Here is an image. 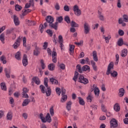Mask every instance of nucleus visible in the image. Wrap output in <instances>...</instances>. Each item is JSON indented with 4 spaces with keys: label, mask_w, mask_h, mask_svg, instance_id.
Returning a JSON list of instances; mask_svg holds the SVG:
<instances>
[{
    "label": "nucleus",
    "mask_w": 128,
    "mask_h": 128,
    "mask_svg": "<svg viewBox=\"0 0 128 128\" xmlns=\"http://www.w3.org/2000/svg\"><path fill=\"white\" fill-rule=\"evenodd\" d=\"M84 28L85 34H90V24H88L87 22H85L84 24Z\"/></svg>",
    "instance_id": "6e6552de"
},
{
    "label": "nucleus",
    "mask_w": 128,
    "mask_h": 128,
    "mask_svg": "<svg viewBox=\"0 0 128 128\" xmlns=\"http://www.w3.org/2000/svg\"><path fill=\"white\" fill-rule=\"evenodd\" d=\"M58 42H64V39H62V35L58 36Z\"/></svg>",
    "instance_id": "864d4df0"
},
{
    "label": "nucleus",
    "mask_w": 128,
    "mask_h": 128,
    "mask_svg": "<svg viewBox=\"0 0 128 128\" xmlns=\"http://www.w3.org/2000/svg\"><path fill=\"white\" fill-rule=\"evenodd\" d=\"M32 80L35 82V84H36L38 85L40 84V78L38 77H34L32 78Z\"/></svg>",
    "instance_id": "393cba45"
},
{
    "label": "nucleus",
    "mask_w": 128,
    "mask_h": 128,
    "mask_svg": "<svg viewBox=\"0 0 128 128\" xmlns=\"http://www.w3.org/2000/svg\"><path fill=\"white\" fill-rule=\"evenodd\" d=\"M66 100H68V96L62 95L60 102H66Z\"/></svg>",
    "instance_id": "e433bc0d"
},
{
    "label": "nucleus",
    "mask_w": 128,
    "mask_h": 128,
    "mask_svg": "<svg viewBox=\"0 0 128 128\" xmlns=\"http://www.w3.org/2000/svg\"><path fill=\"white\" fill-rule=\"evenodd\" d=\"M72 102L71 101H69L66 103V108L68 111L72 110Z\"/></svg>",
    "instance_id": "6ab92c4d"
},
{
    "label": "nucleus",
    "mask_w": 128,
    "mask_h": 128,
    "mask_svg": "<svg viewBox=\"0 0 128 128\" xmlns=\"http://www.w3.org/2000/svg\"><path fill=\"white\" fill-rule=\"evenodd\" d=\"M62 96H66V89L62 88L61 89Z\"/></svg>",
    "instance_id": "e2e57ef3"
},
{
    "label": "nucleus",
    "mask_w": 128,
    "mask_h": 128,
    "mask_svg": "<svg viewBox=\"0 0 128 128\" xmlns=\"http://www.w3.org/2000/svg\"><path fill=\"white\" fill-rule=\"evenodd\" d=\"M98 18L100 20H104V15H102V12L98 11Z\"/></svg>",
    "instance_id": "473e14b6"
},
{
    "label": "nucleus",
    "mask_w": 128,
    "mask_h": 128,
    "mask_svg": "<svg viewBox=\"0 0 128 128\" xmlns=\"http://www.w3.org/2000/svg\"><path fill=\"white\" fill-rule=\"evenodd\" d=\"M46 32L47 34H48L50 36H52V31L51 30H46Z\"/></svg>",
    "instance_id": "3c124183"
},
{
    "label": "nucleus",
    "mask_w": 128,
    "mask_h": 128,
    "mask_svg": "<svg viewBox=\"0 0 128 128\" xmlns=\"http://www.w3.org/2000/svg\"><path fill=\"white\" fill-rule=\"evenodd\" d=\"M22 6H20L18 4H16L15 6V10L17 12H20V11L22 10Z\"/></svg>",
    "instance_id": "79ce46f5"
},
{
    "label": "nucleus",
    "mask_w": 128,
    "mask_h": 128,
    "mask_svg": "<svg viewBox=\"0 0 128 128\" xmlns=\"http://www.w3.org/2000/svg\"><path fill=\"white\" fill-rule=\"evenodd\" d=\"M94 92L95 94V96H100V89H98L97 87L95 86L94 89Z\"/></svg>",
    "instance_id": "ea45409f"
},
{
    "label": "nucleus",
    "mask_w": 128,
    "mask_h": 128,
    "mask_svg": "<svg viewBox=\"0 0 128 128\" xmlns=\"http://www.w3.org/2000/svg\"><path fill=\"white\" fill-rule=\"evenodd\" d=\"M86 99L90 102H92V96L91 94L88 95V96L86 98Z\"/></svg>",
    "instance_id": "5fc2aeb1"
},
{
    "label": "nucleus",
    "mask_w": 128,
    "mask_h": 128,
    "mask_svg": "<svg viewBox=\"0 0 128 128\" xmlns=\"http://www.w3.org/2000/svg\"><path fill=\"white\" fill-rule=\"evenodd\" d=\"M124 122L125 124H128V118H125L124 120Z\"/></svg>",
    "instance_id": "774afa93"
},
{
    "label": "nucleus",
    "mask_w": 128,
    "mask_h": 128,
    "mask_svg": "<svg viewBox=\"0 0 128 128\" xmlns=\"http://www.w3.org/2000/svg\"><path fill=\"white\" fill-rule=\"evenodd\" d=\"M78 82L81 84H88V80L86 78H84V76L82 75L80 76Z\"/></svg>",
    "instance_id": "39448f33"
},
{
    "label": "nucleus",
    "mask_w": 128,
    "mask_h": 128,
    "mask_svg": "<svg viewBox=\"0 0 128 128\" xmlns=\"http://www.w3.org/2000/svg\"><path fill=\"white\" fill-rule=\"evenodd\" d=\"M0 86H1V90H4L5 92H6V83L5 82H2L0 84Z\"/></svg>",
    "instance_id": "c756f323"
},
{
    "label": "nucleus",
    "mask_w": 128,
    "mask_h": 128,
    "mask_svg": "<svg viewBox=\"0 0 128 128\" xmlns=\"http://www.w3.org/2000/svg\"><path fill=\"white\" fill-rule=\"evenodd\" d=\"M50 114L52 116H54V108H50Z\"/></svg>",
    "instance_id": "052dcab7"
},
{
    "label": "nucleus",
    "mask_w": 128,
    "mask_h": 128,
    "mask_svg": "<svg viewBox=\"0 0 128 128\" xmlns=\"http://www.w3.org/2000/svg\"><path fill=\"white\" fill-rule=\"evenodd\" d=\"M124 88H120L119 90V93L118 96H120V98H122V96H124Z\"/></svg>",
    "instance_id": "5701e85b"
},
{
    "label": "nucleus",
    "mask_w": 128,
    "mask_h": 128,
    "mask_svg": "<svg viewBox=\"0 0 128 128\" xmlns=\"http://www.w3.org/2000/svg\"><path fill=\"white\" fill-rule=\"evenodd\" d=\"M56 92L57 94H58V96H60V88H56Z\"/></svg>",
    "instance_id": "0e129e2a"
},
{
    "label": "nucleus",
    "mask_w": 128,
    "mask_h": 128,
    "mask_svg": "<svg viewBox=\"0 0 128 128\" xmlns=\"http://www.w3.org/2000/svg\"><path fill=\"white\" fill-rule=\"evenodd\" d=\"M114 109L115 112H120V104H118V103H116L114 106Z\"/></svg>",
    "instance_id": "f3484780"
},
{
    "label": "nucleus",
    "mask_w": 128,
    "mask_h": 128,
    "mask_svg": "<svg viewBox=\"0 0 128 128\" xmlns=\"http://www.w3.org/2000/svg\"><path fill=\"white\" fill-rule=\"evenodd\" d=\"M48 42H44L43 47L44 48V50H46V48H48Z\"/></svg>",
    "instance_id": "338daca9"
},
{
    "label": "nucleus",
    "mask_w": 128,
    "mask_h": 128,
    "mask_svg": "<svg viewBox=\"0 0 128 128\" xmlns=\"http://www.w3.org/2000/svg\"><path fill=\"white\" fill-rule=\"evenodd\" d=\"M46 22L44 23V28H47L48 24H52V22H54V18L50 16H46Z\"/></svg>",
    "instance_id": "20e7f679"
},
{
    "label": "nucleus",
    "mask_w": 128,
    "mask_h": 128,
    "mask_svg": "<svg viewBox=\"0 0 128 128\" xmlns=\"http://www.w3.org/2000/svg\"><path fill=\"white\" fill-rule=\"evenodd\" d=\"M0 40L2 44H4V33L0 35Z\"/></svg>",
    "instance_id": "a19ab883"
},
{
    "label": "nucleus",
    "mask_w": 128,
    "mask_h": 128,
    "mask_svg": "<svg viewBox=\"0 0 128 128\" xmlns=\"http://www.w3.org/2000/svg\"><path fill=\"white\" fill-rule=\"evenodd\" d=\"M64 10L65 12H70V7L68 5H66L64 7Z\"/></svg>",
    "instance_id": "13d9d810"
},
{
    "label": "nucleus",
    "mask_w": 128,
    "mask_h": 128,
    "mask_svg": "<svg viewBox=\"0 0 128 128\" xmlns=\"http://www.w3.org/2000/svg\"><path fill=\"white\" fill-rule=\"evenodd\" d=\"M49 26H50L51 28H54L56 30H58V26L55 25L53 23L48 24Z\"/></svg>",
    "instance_id": "58836bf2"
},
{
    "label": "nucleus",
    "mask_w": 128,
    "mask_h": 128,
    "mask_svg": "<svg viewBox=\"0 0 128 128\" xmlns=\"http://www.w3.org/2000/svg\"><path fill=\"white\" fill-rule=\"evenodd\" d=\"M26 24H28L29 26H36V22L34 21L26 20Z\"/></svg>",
    "instance_id": "2eb2a0df"
},
{
    "label": "nucleus",
    "mask_w": 128,
    "mask_h": 128,
    "mask_svg": "<svg viewBox=\"0 0 128 128\" xmlns=\"http://www.w3.org/2000/svg\"><path fill=\"white\" fill-rule=\"evenodd\" d=\"M40 64L42 70H44V68H46V64H44V62L43 60H40Z\"/></svg>",
    "instance_id": "09e8293b"
},
{
    "label": "nucleus",
    "mask_w": 128,
    "mask_h": 128,
    "mask_svg": "<svg viewBox=\"0 0 128 128\" xmlns=\"http://www.w3.org/2000/svg\"><path fill=\"white\" fill-rule=\"evenodd\" d=\"M118 120H116V118H112L110 122V128H118Z\"/></svg>",
    "instance_id": "0eeeda50"
},
{
    "label": "nucleus",
    "mask_w": 128,
    "mask_h": 128,
    "mask_svg": "<svg viewBox=\"0 0 128 128\" xmlns=\"http://www.w3.org/2000/svg\"><path fill=\"white\" fill-rule=\"evenodd\" d=\"M118 44L119 46H122L124 44V40L122 38H119L118 41Z\"/></svg>",
    "instance_id": "4c0bfd02"
},
{
    "label": "nucleus",
    "mask_w": 128,
    "mask_h": 128,
    "mask_svg": "<svg viewBox=\"0 0 128 128\" xmlns=\"http://www.w3.org/2000/svg\"><path fill=\"white\" fill-rule=\"evenodd\" d=\"M78 72L76 71L74 73V76L72 78L74 82H76L78 80Z\"/></svg>",
    "instance_id": "c9c22d12"
},
{
    "label": "nucleus",
    "mask_w": 128,
    "mask_h": 128,
    "mask_svg": "<svg viewBox=\"0 0 128 128\" xmlns=\"http://www.w3.org/2000/svg\"><path fill=\"white\" fill-rule=\"evenodd\" d=\"M123 22H128V16L126 14L123 15Z\"/></svg>",
    "instance_id": "49530a36"
},
{
    "label": "nucleus",
    "mask_w": 128,
    "mask_h": 128,
    "mask_svg": "<svg viewBox=\"0 0 128 128\" xmlns=\"http://www.w3.org/2000/svg\"><path fill=\"white\" fill-rule=\"evenodd\" d=\"M12 32H14V28H11L8 30L6 32L7 34H12Z\"/></svg>",
    "instance_id": "6e6d98bb"
},
{
    "label": "nucleus",
    "mask_w": 128,
    "mask_h": 128,
    "mask_svg": "<svg viewBox=\"0 0 128 128\" xmlns=\"http://www.w3.org/2000/svg\"><path fill=\"white\" fill-rule=\"evenodd\" d=\"M30 102V100L29 99H26L24 100L22 104V106H26Z\"/></svg>",
    "instance_id": "4be33fe9"
},
{
    "label": "nucleus",
    "mask_w": 128,
    "mask_h": 128,
    "mask_svg": "<svg viewBox=\"0 0 128 128\" xmlns=\"http://www.w3.org/2000/svg\"><path fill=\"white\" fill-rule=\"evenodd\" d=\"M22 94L23 98H28V89L26 88H24L22 89Z\"/></svg>",
    "instance_id": "9d476101"
},
{
    "label": "nucleus",
    "mask_w": 128,
    "mask_h": 128,
    "mask_svg": "<svg viewBox=\"0 0 128 128\" xmlns=\"http://www.w3.org/2000/svg\"><path fill=\"white\" fill-rule=\"evenodd\" d=\"M78 100H79V104L80 106H84L86 104V102L82 98L78 97Z\"/></svg>",
    "instance_id": "7c9ffc66"
},
{
    "label": "nucleus",
    "mask_w": 128,
    "mask_h": 128,
    "mask_svg": "<svg viewBox=\"0 0 128 128\" xmlns=\"http://www.w3.org/2000/svg\"><path fill=\"white\" fill-rule=\"evenodd\" d=\"M71 26H72V28H78L79 25L76 22L72 20L71 22Z\"/></svg>",
    "instance_id": "72a5a7b5"
},
{
    "label": "nucleus",
    "mask_w": 128,
    "mask_h": 128,
    "mask_svg": "<svg viewBox=\"0 0 128 128\" xmlns=\"http://www.w3.org/2000/svg\"><path fill=\"white\" fill-rule=\"evenodd\" d=\"M21 54L20 52H18L16 53L15 58H16L18 60H20L22 59V58L20 57Z\"/></svg>",
    "instance_id": "f704fd0d"
},
{
    "label": "nucleus",
    "mask_w": 128,
    "mask_h": 128,
    "mask_svg": "<svg viewBox=\"0 0 128 128\" xmlns=\"http://www.w3.org/2000/svg\"><path fill=\"white\" fill-rule=\"evenodd\" d=\"M64 20L67 24H70V17L68 16H66L64 17Z\"/></svg>",
    "instance_id": "a18cd8bd"
},
{
    "label": "nucleus",
    "mask_w": 128,
    "mask_h": 128,
    "mask_svg": "<svg viewBox=\"0 0 128 128\" xmlns=\"http://www.w3.org/2000/svg\"><path fill=\"white\" fill-rule=\"evenodd\" d=\"M120 56L122 58H126L128 56V49H123L120 53Z\"/></svg>",
    "instance_id": "4468645a"
},
{
    "label": "nucleus",
    "mask_w": 128,
    "mask_h": 128,
    "mask_svg": "<svg viewBox=\"0 0 128 128\" xmlns=\"http://www.w3.org/2000/svg\"><path fill=\"white\" fill-rule=\"evenodd\" d=\"M118 34L120 36H122L124 34V32L122 30H118Z\"/></svg>",
    "instance_id": "bf43d9fd"
},
{
    "label": "nucleus",
    "mask_w": 128,
    "mask_h": 128,
    "mask_svg": "<svg viewBox=\"0 0 128 128\" xmlns=\"http://www.w3.org/2000/svg\"><path fill=\"white\" fill-rule=\"evenodd\" d=\"M22 64L24 66H26L28 64V56L24 54L22 57Z\"/></svg>",
    "instance_id": "1a4fd4ad"
},
{
    "label": "nucleus",
    "mask_w": 128,
    "mask_h": 128,
    "mask_svg": "<svg viewBox=\"0 0 128 128\" xmlns=\"http://www.w3.org/2000/svg\"><path fill=\"white\" fill-rule=\"evenodd\" d=\"M28 10H30V9L28 10H22V14L20 16V18H24V17L25 16H26V14H28L27 12Z\"/></svg>",
    "instance_id": "a878e982"
},
{
    "label": "nucleus",
    "mask_w": 128,
    "mask_h": 128,
    "mask_svg": "<svg viewBox=\"0 0 128 128\" xmlns=\"http://www.w3.org/2000/svg\"><path fill=\"white\" fill-rule=\"evenodd\" d=\"M76 68L78 70V72H80V74H82V66L80 64H78L76 66Z\"/></svg>",
    "instance_id": "c85d7f7f"
},
{
    "label": "nucleus",
    "mask_w": 128,
    "mask_h": 128,
    "mask_svg": "<svg viewBox=\"0 0 128 128\" xmlns=\"http://www.w3.org/2000/svg\"><path fill=\"white\" fill-rule=\"evenodd\" d=\"M56 20V22H58L60 24L62 23V20H64V18H62V16H60L57 17Z\"/></svg>",
    "instance_id": "c03bdc74"
},
{
    "label": "nucleus",
    "mask_w": 128,
    "mask_h": 128,
    "mask_svg": "<svg viewBox=\"0 0 128 128\" xmlns=\"http://www.w3.org/2000/svg\"><path fill=\"white\" fill-rule=\"evenodd\" d=\"M20 36H19L18 38L16 40V42L13 45L14 48H17L20 46Z\"/></svg>",
    "instance_id": "ddd939ff"
},
{
    "label": "nucleus",
    "mask_w": 128,
    "mask_h": 128,
    "mask_svg": "<svg viewBox=\"0 0 128 128\" xmlns=\"http://www.w3.org/2000/svg\"><path fill=\"white\" fill-rule=\"evenodd\" d=\"M23 46L26 48V38L24 37L23 38Z\"/></svg>",
    "instance_id": "603ef678"
},
{
    "label": "nucleus",
    "mask_w": 128,
    "mask_h": 128,
    "mask_svg": "<svg viewBox=\"0 0 128 128\" xmlns=\"http://www.w3.org/2000/svg\"><path fill=\"white\" fill-rule=\"evenodd\" d=\"M39 30L42 34L44 32V24H40Z\"/></svg>",
    "instance_id": "4d7b16f0"
},
{
    "label": "nucleus",
    "mask_w": 128,
    "mask_h": 128,
    "mask_svg": "<svg viewBox=\"0 0 128 128\" xmlns=\"http://www.w3.org/2000/svg\"><path fill=\"white\" fill-rule=\"evenodd\" d=\"M56 48H54L52 52V57H56Z\"/></svg>",
    "instance_id": "8fccbe9b"
},
{
    "label": "nucleus",
    "mask_w": 128,
    "mask_h": 128,
    "mask_svg": "<svg viewBox=\"0 0 128 128\" xmlns=\"http://www.w3.org/2000/svg\"><path fill=\"white\" fill-rule=\"evenodd\" d=\"M0 60L1 61H2V62L4 64H6V56L4 55L1 56Z\"/></svg>",
    "instance_id": "2f4dec72"
},
{
    "label": "nucleus",
    "mask_w": 128,
    "mask_h": 128,
    "mask_svg": "<svg viewBox=\"0 0 128 128\" xmlns=\"http://www.w3.org/2000/svg\"><path fill=\"white\" fill-rule=\"evenodd\" d=\"M91 64L95 72H97L98 66H96V62H94V60H91Z\"/></svg>",
    "instance_id": "bb28decb"
},
{
    "label": "nucleus",
    "mask_w": 128,
    "mask_h": 128,
    "mask_svg": "<svg viewBox=\"0 0 128 128\" xmlns=\"http://www.w3.org/2000/svg\"><path fill=\"white\" fill-rule=\"evenodd\" d=\"M56 65L53 63L50 64L48 65V69L49 70H54Z\"/></svg>",
    "instance_id": "b1692460"
},
{
    "label": "nucleus",
    "mask_w": 128,
    "mask_h": 128,
    "mask_svg": "<svg viewBox=\"0 0 128 128\" xmlns=\"http://www.w3.org/2000/svg\"><path fill=\"white\" fill-rule=\"evenodd\" d=\"M40 118L42 122H52V118H50V113H48L46 115V118L44 117V114L42 113L40 114Z\"/></svg>",
    "instance_id": "7ed1b4c3"
},
{
    "label": "nucleus",
    "mask_w": 128,
    "mask_h": 128,
    "mask_svg": "<svg viewBox=\"0 0 128 128\" xmlns=\"http://www.w3.org/2000/svg\"><path fill=\"white\" fill-rule=\"evenodd\" d=\"M54 8L56 10H60V4H58V2L56 3V4L54 5Z\"/></svg>",
    "instance_id": "de8ad7c7"
},
{
    "label": "nucleus",
    "mask_w": 128,
    "mask_h": 128,
    "mask_svg": "<svg viewBox=\"0 0 128 128\" xmlns=\"http://www.w3.org/2000/svg\"><path fill=\"white\" fill-rule=\"evenodd\" d=\"M70 52L74 54V45L70 44Z\"/></svg>",
    "instance_id": "37998d69"
},
{
    "label": "nucleus",
    "mask_w": 128,
    "mask_h": 128,
    "mask_svg": "<svg viewBox=\"0 0 128 128\" xmlns=\"http://www.w3.org/2000/svg\"><path fill=\"white\" fill-rule=\"evenodd\" d=\"M6 118L8 120H12V112L10 111L6 115Z\"/></svg>",
    "instance_id": "dca6fc26"
},
{
    "label": "nucleus",
    "mask_w": 128,
    "mask_h": 128,
    "mask_svg": "<svg viewBox=\"0 0 128 128\" xmlns=\"http://www.w3.org/2000/svg\"><path fill=\"white\" fill-rule=\"evenodd\" d=\"M73 10L74 12V14L77 16H80L82 14V11L80 10L78 5H75L74 6Z\"/></svg>",
    "instance_id": "423d86ee"
},
{
    "label": "nucleus",
    "mask_w": 128,
    "mask_h": 128,
    "mask_svg": "<svg viewBox=\"0 0 128 128\" xmlns=\"http://www.w3.org/2000/svg\"><path fill=\"white\" fill-rule=\"evenodd\" d=\"M13 20L15 26H20V20H18V16L14 15Z\"/></svg>",
    "instance_id": "f8f14e48"
},
{
    "label": "nucleus",
    "mask_w": 128,
    "mask_h": 128,
    "mask_svg": "<svg viewBox=\"0 0 128 128\" xmlns=\"http://www.w3.org/2000/svg\"><path fill=\"white\" fill-rule=\"evenodd\" d=\"M50 80L52 84H58V80H56V78H50Z\"/></svg>",
    "instance_id": "cd10ccee"
},
{
    "label": "nucleus",
    "mask_w": 128,
    "mask_h": 128,
    "mask_svg": "<svg viewBox=\"0 0 128 128\" xmlns=\"http://www.w3.org/2000/svg\"><path fill=\"white\" fill-rule=\"evenodd\" d=\"M114 68V63L112 62H110L108 66L107 71L106 72V74L107 76L111 75V76L113 78H116L118 76V72L114 70L112 72L110 71L111 70H113Z\"/></svg>",
    "instance_id": "f03ea898"
},
{
    "label": "nucleus",
    "mask_w": 128,
    "mask_h": 128,
    "mask_svg": "<svg viewBox=\"0 0 128 128\" xmlns=\"http://www.w3.org/2000/svg\"><path fill=\"white\" fill-rule=\"evenodd\" d=\"M36 46L35 50H34V56H38V54L40 53V49L36 46V44H34Z\"/></svg>",
    "instance_id": "9b49d317"
},
{
    "label": "nucleus",
    "mask_w": 128,
    "mask_h": 128,
    "mask_svg": "<svg viewBox=\"0 0 128 128\" xmlns=\"http://www.w3.org/2000/svg\"><path fill=\"white\" fill-rule=\"evenodd\" d=\"M48 78H46L44 79V85H44H40V88L42 94H46V96H50L52 94V90L50 89V87L48 86Z\"/></svg>",
    "instance_id": "f257e3e1"
},
{
    "label": "nucleus",
    "mask_w": 128,
    "mask_h": 128,
    "mask_svg": "<svg viewBox=\"0 0 128 128\" xmlns=\"http://www.w3.org/2000/svg\"><path fill=\"white\" fill-rule=\"evenodd\" d=\"M93 54V59L94 62H98V55L96 54V51L94 50L92 52Z\"/></svg>",
    "instance_id": "412c9836"
},
{
    "label": "nucleus",
    "mask_w": 128,
    "mask_h": 128,
    "mask_svg": "<svg viewBox=\"0 0 128 128\" xmlns=\"http://www.w3.org/2000/svg\"><path fill=\"white\" fill-rule=\"evenodd\" d=\"M91 108H92V110H96L98 109V106L96 105H92L90 106Z\"/></svg>",
    "instance_id": "680f3d73"
},
{
    "label": "nucleus",
    "mask_w": 128,
    "mask_h": 128,
    "mask_svg": "<svg viewBox=\"0 0 128 128\" xmlns=\"http://www.w3.org/2000/svg\"><path fill=\"white\" fill-rule=\"evenodd\" d=\"M4 70L6 73V76L7 78H10V70H8L6 68H5Z\"/></svg>",
    "instance_id": "aec40b11"
},
{
    "label": "nucleus",
    "mask_w": 128,
    "mask_h": 128,
    "mask_svg": "<svg viewBox=\"0 0 128 128\" xmlns=\"http://www.w3.org/2000/svg\"><path fill=\"white\" fill-rule=\"evenodd\" d=\"M90 72V68L88 65H85L82 67V72Z\"/></svg>",
    "instance_id": "a211bd4d"
},
{
    "label": "nucleus",
    "mask_w": 128,
    "mask_h": 128,
    "mask_svg": "<svg viewBox=\"0 0 128 128\" xmlns=\"http://www.w3.org/2000/svg\"><path fill=\"white\" fill-rule=\"evenodd\" d=\"M59 66L61 70H64L66 68V66L64 64H60Z\"/></svg>",
    "instance_id": "69168bd1"
}]
</instances>
